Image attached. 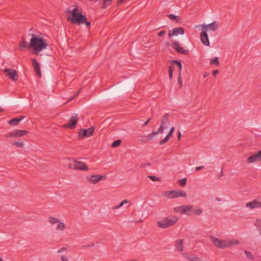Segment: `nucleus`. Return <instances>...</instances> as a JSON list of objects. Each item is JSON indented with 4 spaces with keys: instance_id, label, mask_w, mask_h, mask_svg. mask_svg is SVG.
I'll list each match as a JSON object with an SVG mask.
<instances>
[{
    "instance_id": "1",
    "label": "nucleus",
    "mask_w": 261,
    "mask_h": 261,
    "mask_svg": "<svg viewBox=\"0 0 261 261\" xmlns=\"http://www.w3.org/2000/svg\"><path fill=\"white\" fill-rule=\"evenodd\" d=\"M31 36L28 47L32 48L36 53H39L47 48L48 44L47 41L34 34H30Z\"/></svg>"
},
{
    "instance_id": "2",
    "label": "nucleus",
    "mask_w": 261,
    "mask_h": 261,
    "mask_svg": "<svg viewBox=\"0 0 261 261\" xmlns=\"http://www.w3.org/2000/svg\"><path fill=\"white\" fill-rule=\"evenodd\" d=\"M69 12L71 13V16L68 17L67 20L71 23L80 25L83 24L87 20L86 16L83 15L81 12H79L77 7L74 8L71 11H69Z\"/></svg>"
},
{
    "instance_id": "3",
    "label": "nucleus",
    "mask_w": 261,
    "mask_h": 261,
    "mask_svg": "<svg viewBox=\"0 0 261 261\" xmlns=\"http://www.w3.org/2000/svg\"><path fill=\"white\" fill-rule=\"evenodd\" d=\"M210 238L213 244L218 248H228L231 246L237 245L239 243L238 240H232L229 241L221 240L214 236H210Z\"/></svg>"
},
{
    "instance_id": "4",
    "label": "nucleus",
    "mask_w": 261,
    "mask_h": 261,
    "mask_svg": "<svg viewBox=\"0 0 261 261\" xmlns=\"http://www.w3.org/2000/svg\"><path fill=\"white\" fill-rule=\"evenodd\" d=\"M178 220V218L175 216H170L164 218L158 222V226L160 228H165L173 225Z\"/></svg>"
},
{
    "instance_id": "5",
    "label": "nucleus",
    "mask_w": 261,
    "mask_h": 261,
    "mask_svg": "<svg viewBox=\"0 0 261 261\" xmlns=\"http://www.w3.org/2000/svg\"><path fill=\"white\" fill-rule=\"evenodd\" d=\"M163 195L169 198L172 199L179 197H185L187 196V194L185 192L179 190L166 191L164 193Z\"/></svg>"
},
{
    "instance_id": "6",
    "label": "nucleus",
    "mask_w": 261,
    "mask_h": 261,
    "mask_svg": "<svg viewBox=\"0 0 261 261\" xmlns=\"http://www.w3.org/2000/svg\"><path fill=\"white\" fill-rule=\"evenodd\" d=\"M69 168L80 170H87L88 169V166L85 163L76 160L74 161L72 164L69 166Z\"/></svg>"
},
{
    "instance_id": "7",
    "label": "nucleus",
    "mask_w": 261,
    "mask_h": 261,
    "mask_svg": "<svg viewBox=\"0 0 261 261\" xmlns=\"http://www.w3.org/2000/svg\"><path fill=\"white\" fill-rule=\"evenodd\" d=\"M3 72L11 80L16 81L18 80V75L15 70L12 68H6Z\"/></svg>"
},
{
    "instance_id": "8",
    "label": "nucleus",
    "mask_w": 261,
    "mask_h": 261,
    "mask_svg": "<svg viewBox=\"0 0 261 261\" xmlns=\"http://www.w3.org/2000/svg\"><path fill=\"white\" fill-rule=\"evenodd\" d=\"M78 120L77 114H75L74 115H72L70 118L69 120V122L64 124V127L69 128L71 129H73L76 127L77 122Z\"/></svg>"
},
{
    "instance_id": "9",
    "label": "nucleus",
    "mask_w": 261,
    "mask_h": 261,
    "mask_svg": "<svg viewBox=\"0 0 261 261\" xmlns=\"http://www.w3.org/2000/svg\"><path fill=\"white\" fill-rule=\"evenodd\" d=\"M94 127L92 126L88 129H81L79 133V138L89 137L92 135Z\"/></svg>"
},
{
    "instance_id": "10",
    "label": "nucleus",
    "mask_w": 261,
    "mask_h": 261,
    "mask_svg": "<svg viewBox=\"0 0 261 261\" xmlns=\"http://www.w3.org/2000/svg\"><path fill=\"white\" fill-rule=\"evenodd\" d=\"M172 48L178 54L185 55L189 54V51L188 50H185L182 47L180 46L179 43L176 41L172 42Z\"/></svg>"
},
{
    "instance_id": "11",
    "label": "nucleus",
    "mask_w": 261,
    "mask_h": 261,
    "mask_svg": "<svg viewBox=\"0 0 261 261\" xmlns=\"http://www.w3.org/2000/svg\"><path fill=\"white\" fill-rule=\"evenodd\" d=\"M105 177H106V176H103V175H93L87 176V179L90 183L93 184H95L98 183L101 179H105Z\"/></svg>"
},
{
    "instance_id": "12",
    "label": "nucleus",
    "mask_w": 261,
    "mask_h": 261,
    "mask_svg": "<svg viewBox=\"0 0 261 261\" xmlns=\"http://www.w3.org/2000/svg\"><path fill=\"white\" fill-rule=\"evenodd\" d=\"M200 39L203 45L206 46H210V43L207 32L201 29V32L199 35Z\"/></svg>"
},
{
    "instance_id": "13",
    "label": "nucleus",
    "mask_w": 261,
    "mask_h": 261,
    "mask_svg": "<svg viewBox=\"0 0 261 261\" xmlns=\"http://www.w3.org/2000/svg\"><path fill=\"white\" fill-rule=\"evenodd\" d=\"M193 206L192 205H184L177 207L179 212L181 214L190 215V212L192 211Z\"/></svg>"
},
{
    "instance_id": "14",
    "label": "nucleus",
    "mask_w": 261,
    "mask_h": 261,
    "mask_svg": "<svg viewBox=\"0 0 261 261\" xmlns=\"http://www.w3.org/2000/svg\"><path fill=\"white\" fill-rule=\"evenodd\" d=\"M218 25V23L215 21L208 24L204 23L203 29L202 30L205 31L206 32L208 31H215L217 29Z\"/></svg>"
},
{
    "instance_id": "15",
    "label": "nucleus",
    "mask_w": 261,
    "mask_h": 261,
    "mask_svg": "<svg viewBox=\"0 0 261 261\" xmlns=\"http://www.w3.org/2000/svg\"><path fill=\"white\" fill-rule=\"evenodd\" d=\"M261 161V150H259L256 153L250 156L247 160L248 164L253 163L256 161Z\"/></svg>"
},
{
    "instance_id": "16",
    "label": "nucleus",
    "mask_w": 261,
    "mask_h": 261,
    "mask_svg": "<svg viewBox=\"0 0 261 261\" xmlns=\"http://www.w3.org/2000/svg\"><path fill=\"white\" fill-rule=\"evenodd\" d=\"M185 34V30L184 28L179 27L177 28L173 29L168 34L169 38L174 36H178V35H184Z\"/></svg>"
},
{
    "instance_id": "17",
    "label": "nucleus",
    "mask_w": 261,
    "mask_h": 261,
    "mask_svg": "<svg viewBox=\"0 0 261 261\" xmlns=\"http://www.w3.org/2000/svg\"><path fill=\"white\" fill-rule=\"evenodd\" d=\"M246 206L251 209L261 208V202L254 200L251 202L247 203L246 204Z\"/></svg>"
},
{
    "instance_id": "18",
    "label": "nucleus",
    "mask_w": 261,
    "mask_h": 261,
    "mask_svg": "<svg viewBox=\"0 0 261 261\" xmlns=\"http://www.w3.org/2000/svg\"><path fill=\"white\" fill-rule=\"evenodd\" d=\"M33 66L35 71L37 75L41 77V72L40 71V64L36 60V59L33 60Z\"/></svg>"
},
{
    "instance_id": "19",
    "label": "nucleus",
    "mask_w": 261,
    "mask_h": 261,
    "mask_svg": "<svg viewBox=\"0 0 261 261\" xmlns=\"http://www.w3.org/2000/svg\"><path fill=\"white\" fill-rule=\"evenodd\" d=\"M25 117L24 116H19L18 118H14L11 120H10L8 123L10 125L14 126L16 125L22 119H23Z\"/></svg>"
},
{
    "instance_id": "20",
    "label": "nucleus",
    "mask_w": 261,
    "mask_h": 261,
    "mask_svg": "<svg viewBox=\"0 0 261 261\" xmlns=\"http://www.w3.org/2000/svg\"><path fill=\"white\" fill-rule=\"evenodd\" d=\"M182 255L190 261H201V259L196 255H187L186 253H182Z\"/></svg>"
},
{
    "instance_id": "21",
    "label": "nucleus",
    "mask_w": 261,
    "mask_h": 261,
    "mask_svg": "<svg viewBox=\"0 0 261 261\" xmlns=\"http://www.w3.org/2000/svg\"><path fill=\"white\" fill-rule=\"evenodd\" d=\"M183 244L184 240L182 239H179L176 241L175 246L177 249L180 252H182L184 250Z\"/></svg>"
},
{
    "instance_id": "22",
    "label": "nucleus",
    "mask_w": 261,
    "mask_h": 261,
    "mask_svg": "<svg viewBox=\"0 0 261 261\" xmlns=\"http://www.w3.org/2000/svg\"><path fill=\"white\" fill-rule=\"evenodd\" d=\"M28 47V44L24 37H22L21 41L19 44V49L20 50H23L24 48Z\"/></svg>"
},
{
    "instance_id": "23",
    "label": "nucleus",
    "mask_w": 261,
    "mask_h": 261,
    "mask_svg": "<svg viewBox=\"0 0 261 261\" xmlns=\"http://www.w3.org/2000/svg\"><path fill=\"white\" fill-rule=\"evenodd\" d=\"M15 133L16 137H20L27 135L28 132L25 130L16 129L15 130Z\"/></svg>"
},
{
    "instance_id": "24",
    "label": "nucleus",
    "mask_w": 261,
    "mask_h": 261,
    "mask_svg": "<svg viewBox=\"0 0 261 261\" xmlns=\"http://www.w3.org/2000/svg\"><path fill=\"white\" fill-rule=\"evenodd\" d=\"M168 117L169 114L168 113H165L163 117V119L161 121V125L164 126H165L167 124H169V123L168 122Z\"/></svg>"
},
{
    "instance_id": "25",
    "label": "nucleus",
    "mask_w": 261,
    "mask_h": 261,
    "mask_svg": "<svg viewBox=\"0 0 261 261\" xmlns=\"http://www.w3.org/2000/svg\"><path fill=\"white\" fill-rule=\"evenodd\" d=\"M113 0H102V5L101 8L102 9H106L112 3Z\"/></svg>"
},
{
    "instance_id": "26",
    "label": "nucleus",
    "mask_w": 261,
    "mask_h": 261,
    "mask_svg": "<svg viewBox=\"0 0 261 261\" xmlns=\"http://www.w3.org/2000/svg\"><path fill=\"white\" fill-rule=\"evenodd\" d=\"M48 221L52 225H54L56 223L59 222V220L58 218L53 217H49L48 218Z\"/></svg>"
},
{
    "instance_id": "27",
    "label": "nucleus",
    "mask_w": 261,
    "mask_h": 261,
    "mask_svg": "<svg viewBox=\"0 0 261 261\" xmlns=\"http://www.w3.org/2000/svg\"><path fill=\"white\" fill-rule=\"evenodd\" d=\"M210 64H212V65L215 64L216 66H219V61L218 58V57H215L214 59H212L210 61Z\"/></svg>"
},
{
    "instance_id": "28",
    "label": "nucleus",
    "mask_w": 261,
    "mask_h": 261,
    "mask_svg": "<svg viewBox=\"0 0 261 261\" xmlns=\"http://www.w3.org/2000/svg\"><path fill=\"white\" fill-rule=\"evenodd\" d=\"M57 229L60 230H63L65 228V225L63 222H58Z\"/></svg>"
},
{
    "instance_id": "29",
    "label": "nucleus",
    "mask_w": 261,
    "mask_h": 261,
    "mask_svg": "<svg viewBox=\"0 0 261 261\" xmlns=\"http://www.w3.org/2000/svg\"><path fill=\"white\" fill-rule=\"evenodd\" d=\"M171 62L176 64L177 65L178 67L179 68V73H180L182 68V65L181 62L178 60H172L171 61Z\"/></svg>"
},
{
    "instance_id": "30",
    "label": "nucleus",
    "mask_w": 261,
    "mask_h": 261,
    "mask_svg": "<svg viewBox=\"0 0 261 261\" xmlns=\"http://www.w3.org/2000/svg\"><path fill=\"white\" fill-rule=\"evenodd\" d=\"M168 17L172 20H177L178 21V16L175 15L174 14H169L167 15Z\"/></svg>"
},
{
    "instance_id": "31",
    "label": "nucleus",
    "mask_w": 261,
    "mask_h": 261,
    "mask_svg": "<svg viewBox=\"0 0 261 261\" xmlns=\"http://www.w3.org/2000/svg\"><path fill=\"white\" fill-rule=\"evenodd\" d=\"M121 141L120 140H117L113 142L111 145L112 147L115 148L120 145Z\"/></svg>"
},
{
    "instance_id": "32",
    "label": "nucleus",
    "mask_w": 261,
    "mask_h": 261,
    "mask_svg": "<svg viewBox=\"0 0 261 261\" xmlns=\"http://www.w3.org/2000/svg\"><path fill=\"white\" fill-rule=\"evenodd\" d=\"M186 182H187V178H184L179 179L178 181V183L180 186L184 187L186 184Z\"/></svg>"
},
{
    "instance_id": "33",
    "label": "nucleus",
    "mask_w": 261,
    "mask_h": 261,
    "mask_svg": "<svg viewBox=\"0 0 261 261\" xmlns=\"http://www.w3.org/2000/svg\"><path fill=\"white\" fill-rule=\"evenodd\" d=\"M192 211H193L194 212V214H195L196 215H200L202 213V210L200 208L193 209L192 208Z\"/></svg>"
},
{
    "instance_id": "34",
    "label": "nucleus",
    "mask_w": 261,
    "mask_h": 261,
    "mask_svg": "<svg viewBox=\"0 0 261 261\" xmlns=\"http://www.w3.org/2000/svg\"><path fill=\"white\" fill-rule=\"evenodd\" d=\"M173 68L172 66L169 67V76L170 80L172 79L173 77Z\"/></svg>"
},
{
    "instance_id": "35",
    "label": "nucleus",
    "mask_w": 261,
    "mask_h": 261,
    "mask_svg": "<svg viewBox=\"0 0 261 261\" xmlns=\"http://www.w3.org/2000/svg\"><path fill=\"white\" fill-rule=\"evenodd\" d=\"M169 138L170 137L167 135L164 139L160 141V144L161 145L164 144L165 143L168 141Z\"/></svg>"
},
{
    "instance_id": "36",
    "label": "nucleus",
    "mask_w": 261,
    "mask_h": 261,
    "mask_svg": "<svg viewBox=\"0 0 261 261\" xmlns=\"http://www.w3.org/2000/svg\"><path fill=\"white\" fill-rule=\"evenodd\" d=\"M13 145L17 146V147H22L23 146V142H14Z\"/></svg>"
},
{
    "instance_id": "37",
    "label": "nucleus",
    "mask_w": 261,
    "mask_h": 261,
    "mask_svg": "<svg viewBox=\"0 0 261 261\" xmlns=\"http://www.w3.org/2000/svg\"><path fill=\"white\" fill-rule=\"evenodd\" d=\"M155 135H156V134L155 132H152L151 134L148 135L147 136L148 140H150L153 139Z\"/></svg>"
},
{
    "instance_id": "38",
    "label": "nucleus",
    "mask_w": 261,
    "mask_h": 261,
    "mask_svg": "<svg viewBox=\"0 0 261 261\" xmlns=\"http://www.w3.org/2000/svg\"><path fill=\"white\" fill-rule=\"evenodd\" d=\"M245 253L246 254V256L248 258V259H251V260H253L254 259V257L253 256V255L251 254L250 252L247 251H245Z\"/></svg>"
},
{
    "instance_id": "39",
    "label": "nucleus",
    "mask_w": 261,
    "mask_h": 261,
    "mask_svg": "<svg viewBox=\"0 0 261 261\" xmlns=\"http://www.w3.org/2000/svg\"><path fill=\"white\" fill-rule=\"evenodd\" d=\"M5 136L7 138H9V137H13V138H15L16 137H15V130L14 132H10L8 134H7Z\"/></svg>"
},
{
    "instance_id": "40",
    "label": "nucleus",
    "mask_w": 261,
    "mask_h": 261,
    "mask_svg": "<svg viewBox=\"0 0 261 261\" xmlns=\"http://www.w3.org/2000/svg\"><path fill=\"white\" fill-rule=\"evenodd\" d=\"M255 225L258 228V230H259V228H261V220L257 219L255 222Z\"/></svg>"
},
{
    "instance_id": "41",
    "label": "nucleus",
    "mask_w": 261,
    "mask_h": 261,
    "mask_svg": "<svg viewBox=\"0 0 261 261\" xmlns=\"http://www.w3.org/2000/svg\"><path fill=\"white\" fill-rule=\"evenodd\" d=\"M166 126H164L161 125L160 127L158 128V130L156 132H155V133H156V135L160 133H162L164 131V128Z\"/></svg>"
},
{
    "instance_id": "42",
    "label": "nucleus",
    "mask_w": 261,
    "mask_h": 261,
    "mask_svg": "<svg viewBox=\"0 0 261 261\" xmlns=\"http://www.w3.org/2000/svg\"><path fill=\"white\" fill-rule=\"evenodd\" d=\"M148 177L152 181H159L161 180L160 178L154 176H152V175L148 176Z\"/></svg>"
},
{
    "instance_id": "43",
    "label": "nucleus",
    "mask_w": 261,
    "mask_h": 261,
    "mask_svg": "<svg viewBox=\"0 0 261 261\" xmlns=\"http://www.w3.org/2000/svg\"><path fill=\"white\" fill-rule=\"evenodd\" d=\"M177 82H178V84L180 86V88H181L182 87V79H181L180 73H179V75H178V77Z\"/></svg>"
},
{
    "instance_id": "44",
    "label": "nucleus",
    "mask_w": 261,
    "mask_h": 261,
    "mask_svg": "<svg viewBox=\"0 0 261 261\" xmlns=\"http://www.w3.org/2000/svg\"><path fill=\"white\" fill-rule=\"evenodd\" d=\"M174 131V127H172L169 130V132L167 134V136H169V137H170L172 135Z\"/></svg>"
},
{
    "instance_id": "45",
    "label": "nucleus",
    "mask_w": 261,
    "mask_h": 261,
    "mask_svg": "<svg viewBox=\"0 0 261 261\" xmlns=\"http://www.w3.org/2000/svg\"><path fill=\"white\" fill-rule=\"evenodd\" d=\"M166 33V31H164V30H163V31H161L159 32L158 33V35L160 37H161L163 36Z\"/></svg>"
},
{
    "instance_id": "46",
    "label": "nucleus",
    "mask_w": 261,
    "mask_h": 261,
    "mask_svg": "<svg viewBox=\"0 0 261 261\" xmlns=\"http://www.w3.org/2000/svg\"><path fill=\"white\" fill-rule=\"evenodd\" d=\"M203 26H204V23L202 24L195 25L194 26V28L195 29H197V30L198 29V30H200V28H202V29H203Z\"/></svg>"
},
{
    "instance_id": "47",
    "label": "nucleus",
    "mask_w": 261,
    "mask_h": 261,
    "mask_svg": "<svg viewBox=\"0 0 261 261\" xmlns=\"http://www.w3.org/2000/svg\"><path fill=\"white\" fill-rule=\"evenodd\" d=\"M124 204L122 203V201L117 205H116L114 207L113 209L114 210H117L119 208H120L121 207H122Z\"/></svg>"
},
{
    "instance_id": "48",
    "label": "nucleus",
    "mask_w": 261,
    "mask_h": 261,
    "mask_svg": "<svg viewBox=\"0 0 261 261\" xmlns=\"http://www.w3.org/2000/svg\"><path fill=\"white\" fill-rule=\"evenodd\" d=\"M66 250V248L65 247H62V248H60V249H59L57 252H58V253H61L62 252L65 251Z\"/></svg>"
},
{
    "instance_id": "49",
    "label": "nucleus",
    "mask_w": 261,
    "mask_h": 261,
    "mask_svg": "<svg viewBox=\"0 0 261 261\" xmlns=\"http://www.w3.org/2000/svg\"><path fill=\"white\" fill-rule=\"evenodd\" d=\"M151 119L150 118H148L146 121L142 125V127H144L146 125H147V124L149 123V122L150 121Z\"/></svg>"
},
{
    "instance_id": "50",
    "label": "nucleus",
    "mask_w": 261,
    "mask_h": 261,
    "mask_svg": "<svg viewBox=\"0 0 261 261\" xmlns=\"http://www.w3.org/2000/svg\"><path fill=\"white\" fill-rule=\"evenodd\" d=\"M219 71L218 70H214L213 71V74L214 75V76H216L218 73H219Z\"/></svg>"
},
{
    "instance_id": "51",
    "label": "nucleus",
    "mask_w": 261,
    "mask_h": 261,
    "mask_svg": "<svg viewBox=\"0 0 261 261\" xmlns=\"http://www.w3.org/2000/svg\"><path fill=\"white\" fill-rule=\"evenodd\" d=\"M84 23H85L88 28H89L91 25V23L89 21H87V20L84 22Z\"/></svg>"
},
{
    "instance_id": "52",
    "label": "nucleus",
    "mask_w": 261,
    "mask_h": 261,
    "mask_svg": "<svg viewBox=\"0 0 261 261\" xmlns=\"http://www.w3.org/2000/svg\"><path fill=\"white\" fill-rule=\"evenodd\" d=\"M61 259L63 261H68V259L66 256H62Z\"/></svg>"
},
{
    "instance_id": "53",
    "label": "nucleus",
    "mask_w": 261,
    "mask_h": 261,
    "mask_svg": "<svg viewBox=\"0 0 261 261\" xmlns=\"http://www.w3.org/2000/svg\"><path fill=\"white\" fill-rule=\"evenodd\" d=\"M204 168V166H199V167H197L195 169L196 171H198L202 168Z\"/></svg>"
},
{
    "instance_id": "54",
    "label": "nucleus",
    "mask_w": 261,
    "mask_h": 261,
    "mask_svg": "<svg viewBox=\"0 0 261 261\" xmlns=\"http://www.w3.org/2000/svg\"><path fill=\"white\" fill-rule=\"evenodd\" d=\"M209 75V73L208 72H205L204 74H203V77L204 78H205L208 75Z\"/></svg>"
},
{
    "instance_id": "55",
    "label": "nucleus",
    "mask_w": 261,
    "mask_h": 261,
    "mask_svg": "<svg viewBox=\"0 0 261 261\" xmlns=\"http://www.w3.org/2000/svg\"><path fill=\"white\" fill-rule=\"evenodd\" d=\"M181 137V133L180 132H178V140H179Z\"/></svg>"
},
{
    "instance_id": "56",
    "label": "nucleus",
    "mask_w": 261,
    "mask_h": 261,
    "mask_svg": "<svg viewBox=\"0 0 261 261\" xmlns=\"http://www.w3.org/2000/svg\"><path fill=\"white\" fill-rule=\"evenodd\" d=\"M122 202L123 204H124L127 203L128 201L127 200H124L122 201Z\"/></svg>"
},
{
    "instance_id": "57",
    "label": "nucleus",
    "mask_w": 261,
    "mask_h": 261,
    "mask_svg": "<svg viewBox=\"0 0 261 261\" xmlns=\"http://www.w3.org/2000/svg\"><path fill=\"white\" fill-rule=\"evenodd\" d=\"M80 90H81V89H80L79 90V91L76 92V93L75 94V95L72 98V99L74 97H75L76 96H77L79 94Z\"/></svg>"
},
{
    "instance_id": "58",
    "label": "nucleus",
    "mask_w": 261,
    "mask_h": 261,
    "mask_svg": "<svg viewBox=\"0 0 261 261\" xmlns=\"http://www.w3.org/2000/svg\"><path fill=\"white\" fill-rule=\"evenodd\" d=\"M89 2H93L94 3H96L98 1V0H88Z\"/></svg>"
},
{
    "instance_id": "59",
    "label": "nucleus",
    "mask_w": 261,
    "mask_h": 261,
    "mask_svg": "<svg viewBox=\"0 0 261 261\" xmlns=\"http://www.w3.org/2000/svg\"><path fill=\"white\" fill-rule=\"evenodd\" d=\"M220 176H222V175H223V172H222V170H221V173H220Z\"/></svg>"
},
{
    "instance_id": "60",
    "label": "nucleus",
    "mask_w": 261,
    "mask_h": 261,
    "mask_svg": "<svg viewBox=\"0 0 261 261\" xmlns=\"http://www.w3.org/2000/svg\"><path fill=\"white\" fill-rule=\"evenodd\" d=\"M3 111V109L0 107V112Z\"/></svg>"
},
{
    "instance_id": "61",
    "label": "nucleus",
    "mask_w": 261,
    "mask_h": 261,
    "mask_svg": "<svg viewBox=\"0 0 261 261\" xmlns=\"http://www.w3.org/2000/svg\"><path fill=\"white\" fill-rule=\"evenodd\" d=\"M259 231L260 234L261 235V228H259Z\"/></svg>"
},
{
    "instance_id": "62",
    "label": "nucleus",
    "mask_w": 261,
    "mask_h": 261,
    "mask_svg": "<svg viewBox=\"0 0 261 261\" xmlns=\"http://www.w3.org/2000/svg\"><path fill=\"white\" fill-rule=\"evenodd\" d=\"M2 258L0 256V261H2Z\"/></svg>"
}]
</instances>
